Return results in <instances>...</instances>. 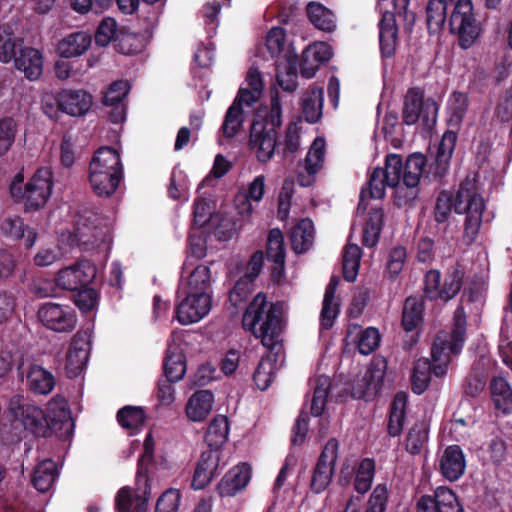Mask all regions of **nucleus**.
Masks as SVG:
<instances>
[{
	"instance_id": "nucleus-1",
	"label": "nucleus",
	"mask_w": 512,
	"mask_h": 512,
	"mask_svg": "<svg viewBox=\"0 0 512 512\" xmlns=\"http://www.w3.org/2000/svg\"><path fill=\"white\" fill-rule=\"evenodd\" d=\"M73 228L61 232L59 244L42 245L33 257L37 267H47L64 258L68 248L83 246L85 250L98 249L106 257L110 250L111 223L94 211L79 209L72 219Z\"/></svg>"
},
{
	"instance_id": "nucleus-2",
	"label": "nucleus",
	"mask_w": 512,
	"mask_h": 512,
	"mask_svg": "<svg viewBox=\"0 0 512 512\" xmlns=\"http://www.w3.org/2000/svg\"><path fill=\"white\" fill-rule=\"evenodd\" d=\"M267 304L266 294L258 292V323L264 315L258 339L260 338L261 344L266 349V354L262 355L261 360L258 362V377L262 373L265 374L263 385L258 383V389L262 391L268 389L275 379L278 350L280 349L281 342L280 337L284 329L283 302H272L269 304L267 311H265ZM259 381L260 378H258Z\"/></svg>"
},
{
	"instance_id": "nucleus-3",
	"label": "nucleus",
	"mask_w": 512,
	"mask_h": 512,
	"mask_svg": "<svg viewBox=\"0 0 512 512\" xmlns=\"http://www.w3.org/2000/svg\"><path fill=\"white\" fill-rule=\"evenodd\" d=\"M244 121H250V144L253 146V131L256 128V68L253 65L224 116L220 129L222 137L226 139L235 137L240 132Z\"/></svg>"
},
{
	"instance_id": "nucleus-4",
	"label": "nucleus",
	"mask_w": 512,
	"mask_h": 512,
	"mask_svg": "<svg viewBox=\"0 0 512 512\" xmlns=\"http://www.w3.org/2000/svg\"><path fill=\"white\" fill-rule=\"evenodd\" d=\"M123 167L119 152L108 146L99 148L89 165V183L95 194L110 197L122 179Z\"/></svg>"
},
{
	"instance_id": "nucleus-5",
	"label": "nucleus",
	"mask_w": 512,
	"mask_h": 512,
	"mask_svg": "<svg viewBox=\"0 0 512 512\" xmlns=\"http://www.w3.org/2000/svg\"><path fill=\"white\" fill-rule=\"evenodd\" d=\"M154 455V440L151 433H148L144 443L143 452L138 460V471L136 487L125 486L121 488L115 497L117 512H145L147 502L151 493L149 479L146 474V465L149 464Z\"/></svg>"
},
{
	"instance_id": "nucleus-6",
	"label": "nucleus",
	"mask_w": 512,
	"mask_h": 512,
	"mask_svg": "<svg viewBox=\"0 0 512 512\" xmlns=\"http://www.w3.org/2000/svg\"><path fill=\"white\" fill-rule=\"evenodd\" d=\"M24 175L17 173L10 185L11 196L24 203L26 211H35L42 208L52 193L53 180L49 168L38 169L30 180L23 186Z\"/></svg>"
},
{
	"instance_id": "nucleus-7",
	"label": "nucleus",
	"mask_w": 512,
	"mask_h": 512,
	"mask_svg": "<svg viewBox=\"0 0 512 512\" xmlns=\"http://www.w3.org/2000/svg\"><path fill=\"white\" fill-rule=\"evenodd\" d=\"M270 107H264L262 103L258 105V125L261 129L258 131V161L265 162L269 160L276 149L277 129L282 124V106L279 97V91L275 86L269 90Z\"/></svg>"
},
{
	"instance_id": "nucleus-8",
	"label": "nucleus",
	"mask_w": 512,
	"mask_h": 512,
	"mask_svg": "<svg viewBox=\"0 0 512 512\" xmlns=\"http://www.w3.org/2000/svg\"><path fill=\"white\" fill-rule=\"evenodd\" d=\"M451 5L448 31L461 49H470L484 32L483 23L474 12L472 0H456Z\"/></svg>"
},
{
	"instance_id": "nucleus-9",
	"label": "nucleus",
	"mask_w": 512,
	"mask_h": 512,
	"mask_svg": "<svg viewBox=\"0 0 512 512\" xmlns=\"http://www.w3.org/2000/svg\"><path fill=\"white\" fill-rule=\"evenodd\" d=\"M474 292L470 290L468 294L463 293L460 304L454 311L452 330L449 338L436 337L431 346V358L433 362L442 361L450 354L458 355L466 342L467 334V316L463 306L465 301H474Z\"/></svg>"
},
{
	"instance_id": "nucleus-10",
	"label": "nucleus",
	"mask_w": 512,
	"mask_h": 512,
	"mask_svg": "<svg viewBox=\"0 0 512 512\" xmlns=\"http://www.w3.org/2000/svg\"><path fill=\"white\" fill-rule=\"evenodd\" d=\"M438 109V104L434 98L428 97L425 99L424 91L420 87H411L404 96L402 122L411 126L421 118L425 126H430L436 122Z\"/></svg>"
},
{
	"instance_id": "nucleus-11",
	"label": "nucleus",
	"mask_w": 512,
	"mask_h": 512,
	"mask_svg": "<svg viewBox=\"0 0 512 512\" xmlns=\"http://www.w3.org/2000/svg\"><path fill=\"white\" fill-rule=\"evenodd\" d=\"M339 454V442L330 438L323 446L321 453L311 470L309 493L320 495L332 483Z\"/></svg>"
},
{
	"instance_id": "nucleus-12",
	"label": "nucleus",
	"mask_w": 512,
	"mask_h": 512,
	"mask_svg": "<svg viewBox=\"0 0 512 512\" xmlns=\"http://www.w3.org/2000/svg\"><path fill=\"white\" fill-rule=\"evenodd\" d=\"M458 198L460 199L456 206L457 214H466L464 222V235L469 242L475 241L478 236L482 215L485 204L482 196L468 187L467 183H462L458 189Z\"/></svg>"
},
{
	"instance_id": "nucleus-13",
	"label": "nucleus",
	"mask_w": 512,
	"mask_h": 512,
	"mask_svg": "<svg viewBox=\"0 0 512 512\" xmlns=\"http://www.w3.org/2000/svg\"><path fill=\"white\" fill-rule=\"evenodd\" d=\"M264 260L272 265L270 270V281L274 285H280L285 278L286 249L284 236L279 228L269 231L265 252L258 249V276L261 273Z\"/></svg>"
},
{
	"instance_id": "nucleus-14",
	"label": "nucleus",
	"mask_w": 512,
	"mask_h": 512,
	"mask_svg": "<svg viewBox=\"0 0 512 512\" xmlns=\"http://www.w3.org/2000/svg\"><path fill=\"white\" fill-rule=\"evenodd\" d=\"M8 410L16 420L22 423L26 430L34 435L42 437L49 435L48 419L45 412L24 396H12L9 400Z\"/></svg>"
},
{
	"instance_id": "nucleus-15",
	"label": "nucleus",
	"mask_w": 512,
	"mask_h": 512,
	"mask_svg": "<svg viewBox=\"0 0 512 512\" xmlns=\"http://www.w3.org/2000/svg\"><path fill=\"white\" fill-rule=\"evenodd\" d=\"M37 316L43 326L55 332H70L77 323L75 309L69 304L45 302L39 306Z\"/></svg>"
},
{
	"instance_id": "nucleus-16",
	"label": "nucleus",
	"mask_w": 512,
	"mask_h": 512,
	"mask_svg": "<svg viewBox=\"0 0 512 512\" xmlns=\"http://www.w3.org/2000/svg\"><path fill=\"white\" fill-rule=\"evenodd\" d=\"M179 301L175 308V318L182 325L197 323L205 318L212 307V295L178 292Z\"/></svg>"
},
{
	"instance_id": "nucleus-17",
	"label": "nucleus",
	"mask_w": 512,
	"mask_h": 512,
	"mask_svg": "<svg viewBox=\"0 0 512 512\" xmlns=\"http://www.w3.org/2000/svg\"><path fill=\"white\" fill-rule=\"evenodd\" d=\"M213 276L210 266L206 264L194 265L190 259L185 260L181 273L180 288L181 292H190L195 294H209L212 292Z\"/></svg>"
},
{
	"instance_id": "nucleus-18",
	"label": "nucleus",
	"mask_w": 512,
	"mask_h": 512,
	"mask_svg": "<svg viewBox=\"0 0 512 512\" xmlns=\"http://www.w3.org/2000/svg\"><path fill=\"white\" fill-rule=\"evenodd\" d=\"M46 418L49 431L60 438H69L74 430V423L67 400L56 395L47 404Z\"/></svg>"
},
{
	"instance_id": "nucleus-19",
	"label": "nucleus",
	"mask_w": 512,
	"mask_h": 512,
	"mask_svg": "<svg viewBox=\"0 0 512 512\" xmlns=\"http://www.w3.org/2000/svg\"><path fill=\"white\" fill-rule=\"evenodd\" d=\"M95 265L82 259L76 264L61 269L56 275V284L65 290H77L91 283L96 277Z\"/></svg>"
},
{
	"instance_id": "nucleus-20",
	"label": "nucleus",
	"mask_w": 512,
	"mask_h": 512,
	"mask_svg": "<svg viewBox=\"0 0 512 512\" xmlns=\"http://www.w3.org/2000/svg\"><path fill=\"white\" fill-rule=\"evenodd\" d=\"M18 373L27 387L36 394H49L55 387L54 375L36 363H27L21 358L18 362Z\"/></svg>"
},
{
	"instance_id": "nucleus-21",
	"label": "nucleus",
	"mask_w": 512,
	"mask_h": 512,
	"mask_svg": "<svg viewBox=\"0 0 512 512\" xmlns=\"http://www.w3.org/2000/svg\"><path fill=\"white\" fill-rule=\"evenodd\" d=\"M424 299L421 296H408L403 304L401 327L406 333H413L405 341V348H410L419 340L420 332L417 329L424 320Z\"/></svg>"
},
{
	"instance_id": "nucleus-22",
	"label": "nucleus",
	"mask_w": 512,
	"mask_h": 512,
	"mask_svg": "<svg viewBox=\"0 0 512 512\" xmlns=\"http://www.w3.org/2000/svg\"><path fill=\"white\" fill-rule=\"evenodd\" d=\"M90 350L89 335L78 332L69 347L66 358V373L68 377H77L86 367Z\"/></svg>"
},
{
	"instance_id": "nucleus-23",
	"label": "nucleus",
	"mask_w": 512,
	"mask_h": 512,
	"mask_svg": "<svg viewBox=\"0 0 512 512\" xmlns=\"http://www.w3.org/2000/svg\"><path fill=\"white\" fill-rule=\"evenodd\" d=\"M457 139L458 135L455 131L448 130L443 134L435 159L429 166V173L435 180L442 181L447 176Z\"/></svg>"
},
{
	"instance_id": "nucleus-24",
	"label": "nucleus",
	"mask_w": 512,
	"mask_h": 512,
	"mask_svg": "<svg viewBox=\"0 0 512 512\" xmlns=\"http://www.w3.org/2000/svg\"><path fill=\"white\" fill-rule=\"evenodd\" d=\"M130 91V84L126 80L113 82L104 94V104L114 106L110 113V121L115 124L123 122L126 118L124 100Z\"/></svg>"
},
{
	"instance_id": "nucleus-25",
	"label": "nucleus",
	"mask_w": 512,
	"mask_h": 512,
	"mask_svg": "<svg viewBox=\"0 0 512 512\" xmlns=\"http://www.w3.org/2000/svg\"><path fill=\"white\" fill-rule=\"evenodd\" d=\"M379 45L382 57L391 58L395 55L398 41V26L395 13L385 11L378 23Z\"/></svg>"
},
{
	"instance_id": "nucleus-26",
	"label": "nucleus",
	"mask_w": 512,
	"mask_h": 512,
	"mask_svg": "<svg viewBox=\"0 0 512 512\" xmlns=\"http://www.w3.org/2000/svg\"><path fill=\"white\" fill-rule=\"evenodd\" d=\"M456 0H429L426 5V25L429 35H438L448 29L451 3Z\"/></svg>"
},
{
	"instance_id": "nucleus-27",
	"label": "nucleus",
	"mask_w": 512,
	"mask_h": 512,
	"mask_svg": "<svg viewBox=\"0 0 512 512\" xmlns=\"http://www.w3.org/2000/svg\"><path fill=\"white\" fill-rule=\"evenodd\" d=\"M256 254H252L249 262V272L241 277L230 292L229 300L234 307H240L242 304H249L251 298L256 296Z\"/></svg>"
},
{
	"instance_id": "nucleus-28",
	"label": "nucleus",
	"mask_w": 512,
	"mask_h": 512,
	"mask_svg": "<svg viewBox=\"0 0 512 512\" xmlns=\"http://www.w3.org/2000/svg\"><path fill=\"white\" fill-rule=\"evenodd\" d=\"M17 70L22 72L30 81H36L43 72V55L32 47H24L13 58Z\"/></svg>"
},
{
	"instance_id": "nucleus-29",
	"label": "nucleus",
	"mask_w": 512,
	"mask_h": 512,
	"mask_svg": "<svg viewBox=\"0 0 512 512\" xmlns=\"http://www.w3.org/2000/svg\"><path fill=\"white\" fill-rule=\"evenodd\" d=\"M466 460L459 445L446 447L440 459V471L449 481H457L465 472Z\"/></svg>"
},
{
	"instance_id": "nucleus-30",
	"label": "nucleus",
	"mask_w": 512,
	"mask_h": 512,
	"mask_svg": "<svg viewBox=\"0 0 512 512\" xmlns=\"http://www.w3.org/2000/svg\"><path fill=\"white\" fill-rule=\"evenodd\" d=\"M285 63L275 61L276 82L285 92H294L298 87V54L287 49L284 54Z\"/></svg>"
},
{
	"instance_id": "nucleus-31",
	"label": "nucleus",
	"mask_w": 512,
	"mask_h": 512,
	"mask_svg": "<svg viewBox=\"0 0 512 512\" xmlns=\"http://www.w3.org/2000/svg\"><path fill=\"white\" fill-rule=\"evenodd\" d=\"M219 466L218 450L209 449L201 454L192 480L196 490L205 488L215 477Z\"/></svg>"
},
{
	"instance_id": "nucleus-32",
	"label": "nucleus",
	"mask_w": 512,
	"mask_h": 512,
	"mask_svg": "<svg viewBox=\"0 0 512 512\" xmlns=\"http://www.w3.org/2000/svg\"><path fill=\"white\" fill-rule=\"evenodd\" d=\"M92 97L83 90H62L58 93L61 112L71 116H81L91 107Z\"/></svg>"
},
{
	"instance_id": "nucleus-33",
	"label": "nucleus",
	"mask_w": 512,
	"mask_h": 512,
	"mask_svg": "<svg viewBox=\"0 0 512 512\" xmlns=\"http://www.w3.org/2000/svg\"><path fill=\"white\" fill-rule=\"evenodd\" d=\"M1 232L12 240H24L25 247L32 248L37 240L38 232L35 228L26 225L19 216L6 217L1 222Z\"/></svg>"
},
{
	"instance_id": "nucleus-34",
	"label": "nucleus",
	"mask_w": 512,
	"mask_h": 512,
	"mask_svg": "<svg viewBox=\"0 0 512 512\" xmlns=\"http://www.w3.org/2000/svg\"><path fill=\"white\" fill-rule=\"evenodd\" d=\"M251 478V469L247 464H240L231 468L218 485V492L222 497L234 496L246 487Z\"/></svg>"
},
{
	"instance_id": "nucleus-35",
	"label": "nucleus",
	"mask_w": 512,
	"mask_h": 512,
	"mask_svg": "<svg viewBox=\"0 0 512 512\" xmlns=\"http://www.w3.org/2000/svg\"><path fill=\"white\" fill-rule=\"evenodd\" d=\"M213 405L214 394L209 390H198L186 403V416L193 422H202L211 413Z\"/></svg>"
},
{
	"instance_id": "nucleus-36",
	"label": "nucleus",
	"mask_w": 512,
	"mask_h": 512,
	"mask_svg": "<svg viewBox=\"0 0 512 512\" xmlns=\"http://www.w3.org/2000/svg\"><path fill=\"white\" fill-rule=\"evenodd\" d=\"M164 372L166 379L171 382L180 381L186 373V361L183 349L176 343L175 339L168 345L164 362Z\"/></svg>"
},
{
	"instance_id": "nucleus-37",
	"label": "nucleus",
	"mask_w": 512,
	"mask_h": 512,
	"mask_svg": "<svg viewBox=\"0 0 512 512\" xmlns=\"http://www.w3.org/2000/svg\"><path fill=\"white\" fill-rule=\"evenodd\" d=\"M92 38L86 32H74L64 37L57 45V53L63 58L79 57L91 46Z\"/></svg>"
},
{
	"instance_id": "nucleus-38",
	"label": "nucleus",
	"mask_w": 512,
	"mask_h": 512,
	"mask_svg": "<svg viewBox=\"0 0 512 512\" xmlns=\"http://www.w3.org/2000/svg\"><path fill=\"white\" fill-rule=\"evenodd\" d=\"M309 21L318 29L331 33L336 29V16L332 10L320 2L311 1L306 5Z\"/></svg>"
},
{
	"instance_id": "nucleus-39",
	"label": "nucleus",
	"mask_w": 512,
	"mask_h": 512,
	"mask_svg": "<svg viewBox=\"0 0 512 512\" xmlns=\"http://www.w3.org/2000/svg\"><path fill=\"white\" fill-rule=\"evenodd\" d=\"M490 392L494 407L503 414L512 413V388L503 377H493L490 382Z\"/></svg>"
},
{
	"instance_id": "nucleus-40",
	"label": "nucleus",
	"mask_w": 512,
	"mask_h": 512,
	"mask_svg": "<svg viewBox=\"0 0 512 512\" xmlns=\"http://www.w3.org/2000/svg\"><path fill=\"white\" fill-rule=\"evenodd\" d=\"M57 466L51 459L39 462L33 470L31 482L35 489L41 493L48 492L57 478Z\"/></svg>"
},
{
	"instance_id": "nucleus-41",
	"label": "nucleus",
	"mask_w": 512,
	"mask_h": 512,
	"mask_svg": "<svg viewBox=\"0 0 512 512\" xmlns=\"http://www.w3.org/2000/svg\"><path fill=\"white\" fill-rule=\"evenodd\" d=\"M407 395L398 392L390 406L387 431L389 436L398 437L401 435L406 418Z\"/></svg>"
},
{
	"instance_id": "nucleus-42",
	"label": "nucleus",
	"mask_w": 512,
	"mask_h": 512,
	"mask_svg": "<svg viewBox=\"0 0 512 512\" xmlns=\"http://www.w3.org/2000/svg\"><path fill=\"white\" fill-rule=\"evenodd\" d=\"M458 192L454 195L452 192L442 190L438 193L433 208V219L438 226H448V221L452 211L456 212V206L459 202Z\"/></svg>"
},
{
	"instance_id": "nucleus-43",
	"label": "nucleus",
	"mask_w": 512,
	"mask_h": 512,
	"mask_svg": "<svg viewBox=\"0 0 512 512\" xmlns=\"http://www.w3.org/2000/svg\"><path fill=\"white\" fill-rule=\"evenodd\" d=\"M386 182L383 168L377 167L370 174L368 187L362 188L359 197L358 209H366V202L369 199H381L385 195Z\"/></svg>"
},
{
	"instance_id": "nucleus-44",
	"label": "nucleus",
	"mask_w": 512,
	"mask_h": 512,
	"mask_svg": "<svg viewBox=\"0 0 512 512\" xmlns=\"http://www.w3.org/2000/svg\"><path fill=\"white\" fill-rule=\"evenodd\" d=\"M323 89L311 86L302 98L301 109L308 123H317L322 116Z\"/></svg>"
},
{
	"instance_id": "nucleus-45",
	"label": "nucleus",
	"mask_w": 512,
	"mask_h": 512,
	"mask_svg": "<svg viewBox=\"0 0 512 512\" xmlns=\"http://www.w3.org/2000/svg\"><path fill=\"white\" fill-rule=\"evenodd\" d=\"M427 158L422 153L410 154L404 163L403 183L409 189L418 187Z\"/></svg>"
},
{
	"instance_id": "nucleus-46",
	"label": "nucleus",
	"mask_w": 512,
	"mask_h": 512,
	"mask_svg": "<svg viewBox=\"0 0 512 512\" xmlns=\"http://www.w3.org/2000/svg\"><path fill=\"white\" fill-rule=\"evenodd\" d=\"M314 227L310 219H301L290 234L291 245L296 253L307 251L312 244Z\"/></svg>"
},
{
	"instance_id": "nucleus-47",
	"label": "nucleus",
	"mask_w": 512,
	"mask_h": 512,
	"mask_svg": "<svg viewBox=\"0 0 512 512\" xmlns=\"http://www.w3.org/2000/svg\"><path fill=\"white\" fill-rule=\"evenodd\" d=\"M464 269L461 265L456 264L447 269L444 282L441 285V300L448 302L453 299L461 290L464 280Z\"/></svg>"
},
{
	"instance_id": "nucleus-48",
	"label": "nucleus",
	"mask_w": 512,
	"mask_h": 512,
	"mask_svg": "<svg viewBox=\"0 0 512 512\" xmlns=\"http://www.w3.org/2000/svg\"><path fill=\"white\" fill-rule=\"evenodd\" d=\"M375 472V460L368 457L363 458L356 468L353 483L354 490L361 495L366 494L371 489L375 477Z\"/></svg>"
},
{
	"instance_id": "nucleus-49",
	"label": "nucleus",
	"mask_w": 512,
	"mask_h": 512,
	"mask_svg": "<svg viewBox=\"0 0 512 512\" xmlns=\"http://www.w3.org/2000/svg\"><path fill=\"white\" fill-rule=\"evenodd\" d=\"M468 107L469 96L467 93L461 91L452 92L447 104L449 111V125L459 127L467 114Z\"/></svg>"
},
{
	"instance_id": "nucleus-50",
	"label": "nucleus",
	"mask_w": 512,
	"mask_h": 512,
	"mask_svg": "<svg viewBox=\"0 0 512 512\" xmlns=\"http://www.w3.org/2000/svg\"><path fill=\"white\" fill-rule=\"evenodd\" d=\"M384 213L381 208H372L365 223L362 243L366 247H374L380 237Z\"/></svg>"
},
{
	"instance_id": "nucleus-51",
	"label": "nucleus",
	"mask_w": 512,
	"mask_h": 512,
	"mask_svg": "<svg viewBox=\"0 0 512 512\" xmlns=\"http://www.w3.org/2000/svg\"><path fill=\"white\" fill-rule=\"evenodd\" d=\"M229 434L228 419L226 416L218 415L210 422L207 433L206 442L213 450H217L225 443Z\"/></svg>"
},
{
	"instance_id": "nucleus-52",
	"label": "nucleus",
	"mask_w": 512,
	"mask_h": 512,
	"mask_svg": "<svg viewBox=\"0 0 512 512\" xmlns=\"http://www.w3.org/2000/svg\"><path fill=\"white\" fill-rule=\"evenodd\" d=\"M432 363L428 359H419L415 362L411 376L412 391L415 394L424 393L430 384Z\"/></svg>"
},
{
	"instance_id": "nucleus-53",
	"label": "nucleus",
	"mask_w": 512,
	"mask_h": 512,
	"mask_svg": "<svg viewBox=\"0 0 512 512\" xmlns=\"http://www.w3.org/2000/svg\"><path fill=\"white\" fill-rule=\"evenodd\" d=\"M387 367L388 363L384 357H373L364 376V381L366 382L368 389H372L377 392L382 388Z\"/></svg>"
},
{
	"instance_id": "nucleus-54",
	"label": "nucleus",
	"mask_w": 512,
	"mask_h": 512,
	"mask_svg": "<svg viewBox=\"0 0 512 512\" xmlns=\"http://www.w3.org/2000/svg\"><path fill=\"white\" fill-rule=\"evenodd\" d=\"M429 429L424 421L416 422L408 431L406 437V451L412 455L421 452L423 445L428 440Z\"/></svg>"
},
{
	"instance_id": "nucleus-55",
	"label": "nucleus",
	"mask_w": 512,
	"mask_h": 512,
	"mask_svg": "<svg viewBox=\"0 0 512 512\" xmlns=\"http://www.w3.org/2000/svg\"><path fill=\"white\" fill-rule=\"evenodd\" d=\"M214 203L210 195H201L194 202L193 226L201 228L213 220Z\"/></svg>"
},
{
	"instance_id": "nucleus-56",
	"label": "nucleus",
	"mask_w": 512,
	"mask_h": 512,
	"mask_svg": "<svg viewBox=\"0 0 512 512\" xmlns=\"http://www.w3.org/2000/svg\"><path fill=\"white\" fill-rule=\"evenodd\" d=\"M18 39L14 36L13 29L10 25L0 26V61L3 63L10 62L16 56V47Z\"/></svg>"
},
{
	"instance_id": "nucleus-57",
	"label": "nucleus",
	"mask_w": 512,
	"mask_h": 512,
	"mask_svg": "<svg viewBox=\"0 0 512 512\" xmlns=\"http://www.w3.org/2000/svg\"><path fill=\"white\" fill-rule=\"evenodd\" d=\"M404 163L402 157L398 154H388L385 159V173L386 182L390 187H397L400 181H403Z\"/></svg>"
},
{
	"instance_id": "nucleus-58",
	"label": "nucleus",
	"mask_w": 512,
	"mask_h": 512,
	"mask_svg": "<svg viewBox=\"0 0 512 512\" xmlns=\"http://www.w3.org/2000/svg\"><path fill=\"white\" fill-rule=\"evenodd\" d=\"M117 419L123 428L135 430L144 423L145 415L142 408L127 406L119 410Z\"/></svg>"
},
{
	"instance_id": "nucleus-59",
	"label": "nucleus",
	"mask_w": 512,
	"mask_h": 512,
	"mask_svg": "<svg viewBox=\"0 0 512 512\" xmlns=\"http://www.w3.org/2000/svg\"><path fill=\"white\" fill-rule=\"evenodd\" d=\"M256 201V179L247 190H241L235 197V207L240 215L249 218L252 215L253 203Z\"/></svg>"
},
{
	"instance_id": "nucleus-60",
	"label": "nucleus",
	"mask_w": 512,
	"mask_h": 512,
	"mask_svg": "<svg viewBox=\"0 0 512 512\" xmlns=\"http://www.w3.org/2000/svg\"><path fill=\"white\" fill-rule=\"evenodd\" d=\"M286 44V31L284 28L277 26L271 28L265 38V47L272 58L278 57L284 52Z\"/></svg>"
},
{
	"instance_id": "nucleus-61",
	"label": "nucleus",
	"mask_w": 512,
	"mask_h": 512,
	"mask_svg": "<svg viewBox=\"0 0 512 512\" xmlns=\"http://www.w3.org/2000/svg\"><path fill=\"white\" fill-rule=\"evenodd\" d=\"M328 394L329 385L327 381H318L316 387L314 388L311 399L310 413L312 416L319 417L323 414L326 407Z\"/></svg>"
},
{
	"instance_id": "nucleus-62",
	"label": "nucleus",
	"mask_w": 512,
	"mask_h": 512,
	"mask_svg": "<svg viewBox=\"0 0 512 512\" xmlns=\"http://www.w3.org/2000/svg\"><path fill=\"white\" fill-rule=\"evenodd\" d=\"M17 132L16 122L10 118L0 119V157L11 148Z\"/></svg>"
},
{
	"instance_id": "nucleus-63",
	"label": "nucleus",
	"mask_w": 512,
	"mask_h": 512,
	"mask_svg": "<svg viewBox=\"0 0 512 512\" xmlns=\"http://www.w3.org/2000/svg\"><path fill=\"white\" fill-rule=\"evenodd\" d=\"M388 488L386 484H378L372 491L364 512H385L388 503Z\"/></svg>"
},
{
	"instance_id": "nucleus-64",
	"label": "nucleus",
	"mask_w": 512,
	"mask_h": 512,
	"mask_svg": "<svg viewBox=\"0 0 512 512\" xmlns=\"http://www.w3.org/2000/svg\"><path fill=\"white\" fill-rule=\"evenodd\" d=\"M439 512H465L455 492L446 487L440 486Z\"/></svg>"
}]
</instances>
